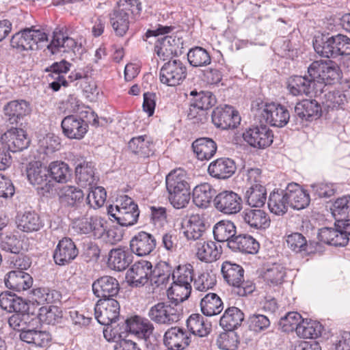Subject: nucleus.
<instances>
[{
  "instance_id": "1",
  "label": "nucleus",
  "mask_w": 350,
  "mask_h": 350,
  "mask_svg": "<svg viewBox=\"0 0 350 350\" xmlns=\"http://www.w3.org/2000/svg\"><path fill=\"white\" fill-rule=\"evenodd\" d=\"M221 271L224 280L233 287L234 294L244 297L255 290V284L252 282L244 281V269L241 265L225 261Z\"/></svg>"
},
{
  "instance_id": "2",
  "label": "nucleus",
  "mask_w": 350,
  "mask_h": 350,
  "mask_svg": "<svg viewBox=\"0 0 350 350\" xmlns=\"http://www.w3.org/2000/svg\"><path fill=\"white\" fill-rule=\"evenodd\" d=\"M110 219L113 218L122 226H130L137 223L139 211L137 204L128 196H121L115 206L108 207Z\"/></svg>"
},
{
  "instance_id": "3",
  "label": "nucleus",
  "mask_w": 350,
  "mask_h": 350,
  "mask_svg": "<svg viewBox=\"0 0 350 350\" xmlns=\"http://www.w3.org/2000/svg\"><path fill=\"white\" fill-rule=\"evenodd\" d=\"M86 118L85 120L83 118H79L75 115H70L65 117L61 123V126L64 135L69 139H81L85 136L88 130V122H91L88 119L89 116L92 118V124L97 126L98 124V116L90 109L85 111Z\"/></svg>"
},
{
  "instance_id": "4",
  "label": "nucleus",
  "mask_w": 350,
  "mask_h": 350,
  "mask_svg": "<svg viewBox=\"0 0 350 350\" xmlns=\"http://www.w3.org/2000/svg\"><path fill=\"white\" fill-rule=\"evenodd\" d=\"M182 309L174 302H159L152 306L148 312V316L155 323L171 325L180 320Z\"/></svg>"
},
{
  "instance_id": "5",
  "label": "nucleus",
  "mask_w": 350,
  "mask_h": 350,
  "mask_svg": "<svg viewBox=\"0 0 350 350\" xmlns=\"http://www.w3.org/2000/svg\"><path fill=\"white\" fill-rule=\"evenodd\" d=\"M310 77L314 81L331 84L340 77V68L332 61H315L308 68Z\"/></svg>"
},
{
  "instance_id": "6",
  "label": "nucleus",
  "mask_w": 350,
  "mask_h": 350,
  "mask_svg": "<svg viewBox=\"0 0 350 350\" xmlns=\"http://www.w3.org/2000/svg\"><path fill=\"white\" fill-rule=\"evenodd\" d=\"M187 74V67L180 60H169L161 68L159 79L167 86H176L183 83Z\"/></svg>"
},
{
  "instance_id": "7",
  "label": "nucleus",
  "mask_w": 350,
  "mask_h": 350,
  "mask_svg": "<svg viewBox=\"0 0 350 350\" xmlns=\"http://www.w3.org/2000/svg\"><path fill=\"white\" fill-rule=\"evenodd\" d=\"M242 137L248 145L257 149L269 147L273 140V131L266 125L250 127L245 131Z\"/></svg>"
},
{
  "instance_id": "8",
  "label": "nucleus",
  "mask_w": 350,
  "mask_h": 350,
  "mask_svg": "<svg viewBox=\"0 0 350 350\" xmlns=\"http://www.w3.org/2000/svg\"><path fill=\"white\" fill-rule=\"evenodd\" d=\"M120 304L115 299H99L94 308L95 318L103 325H109L120 316Z\"/></svg>"
},
{
  "instance_id": "9",
  "label": "nucleus",
  "mask_w": 350,
  "mask_h": 350,
  "mask_svg": "<svg viewBox=\"0 0 350 350\" xmlns=\"http://www.w3.org/2000/svg\"><path fill=\"white\" fill-rule=\"evenodd\" d=\"M29 143L26 132L17 127L8 129L1 135L0 140V145L12 152L23 150L29 146Z\"/></svg>"
},
{
  "instance_id": "10",
  "label": "nucleus",
  "mask_w": 350,
  "mask_h": 350,
  "mask_svg": "<svg viewBox=\"0 0 350 350\" xmlns=\"http://www.w3.org/2000/svg\"><path fill=\"white\" fill-rule=\"evenodd\" d=\"M49 170L40 161L30 162L27 167V176L31 184L38 186L42 194L49 193L53 184L49 180Z\"/></svg>"
},
{
  "instance_id": "11",
  "label": "nucleus",
  "mask_w": 350,
  "mask_h": 350,
  "mask_svg": "<svg viewBox=\"0 0 350 350\" xmlns=\"http://www.w3.org/2000/svg\"><path fill=\"white\" fill-rule=\"evenodd\" d=\"M214 205L217 211L224 214L239 213L242 208V199L232 191H223L214 198Z\"/></svg>"
},
{
  "instance_id": "12",
  "label": "nucleus",
  "mask_w": 350,
  "mask_h": 350,
  "mask_svg": "<svg viewBox=\"0 0 350 350\" xmlns=\"http://www.w3.org/2000/svg\"><path fill=\"white\" fill-rule=\"evenodd\" d=\"M31 107L25 100H14L3 107L5 121L12 125L22 124L24 118L31 113Z\"/></svg>"
},
{
  "instance_id": "13",
  "label": "nucleus",
  "mask_w": 350,
  "mask_h": 350,
  "mask_svg": "<svg viewBox=\"0 0 350 350\" xmlns=\"http://www.w3.org/2000/svg\"><path fill=\"white\" fill-rule=\"evenodd\" d=\"M211 116L214 125L223 130L234 129L241 121L238 112L228 105L215 108Z\"/></svg>"
},
{
  "instance_id": "14",
  "label": "nucleus",
  "mask_w": 350,
  "mask_h": 350,
  "mask_svg": "<svg viewBox=\"0 0 350 350\" xmlns=\"http://www.w3.org/2000/svg\"><path fill=\"white\" fill-rule=\"evenodd\" d=\"M79 250L75 242L68 237L61 239L53 252V259L56 265L64 266L72 262L78 256Z\"/></svg>"
},
{
  "instance_id": "15",
  "label": "nucleus",
  "mask_w": 350,
  "mask_h": 350,
  "mask_svg": "<svg viewBox=\"0 0 350 350\" xmlns=\"http://www.w3.org/2000/svg\"><path fill=\"white\" fill-rule=\"evenodd\" d=\"M105 221L100 217L95 215L90 218L75 219L72 228L79 234L92 233L95 238H100L105 232Z\"/></svg>"
},
{
  "instance_id": "16",
  "label": "nucleus",
  "mask_w": 350,
  "mask_h": 350,
  "mask_svg": "<svg viewBox=\"0 0 350 350\" xmlns=\"http://www.w3.org/2000/svg\"><path fill=\"white\" fill-rule=\"evenodd\" d=\"M261 115L267 123L276 127H283L290 120V114L286 107L274 103L265 104Z\"/></svg>"
},
{
  "instance_id": "17",
  "label": "nucleus",
  "mask_w": 350,
  "mask_h": 350,
  "mask_svg": "<svg viewBox=\"0 0 350 350\" xmlns=\"http://www.w3.org/2000/svg\"><path fill=\"white\" fill-rule=\"evenodd\" d=\"M120 288L118 281L110 275L100 277L92 284L93 293L99 299H113L118 295Z\"/></svg>"
},
{
  "instance_id": "18",
  "label": "nucleus",
  "mask_w": 350,
  "mask_h": 350,
  "mask_svg": "<svg viewBox=\"0 0 350 350\" xmlns=\"http://www.w3.org/2000/svg\"><path fill=\"white\" fill-rule=\"evenodd\" d=\"M191 342V334L185 329L172 327L164 334L163 343L170 350H183Z\"/></svg>"
},
{
  "instance_id": "19",
  "label": "nucleus",
  "mask_w": 350,
  "mask_h": 350,
  "mask_svg": "<svg viewBox=\"0 0 350 350\" xmlns=\"http://www.w3.org/2000/svg\"><path fill=\"white\" fill-rule=\"evenodd\" d=\"M285 240L287 247L295 253L308 256L319 252L321 245L318 242L308 243L306 237L299 232H292L286 235Z\"/></svg>"
},
{
  "instance_id": "20",
  "label": "nucleus",
  "mask_w": 350,
  "mask_h": 350,
  "mask_svg": "<svg viewBox=\"0 0 350 350\" xmlns=\"http://www.w3.org/2000/svg\"><path fill=\"white\" fill-rule=\"evenodd\" d=\"M206 226L204 217L193 214L182 223V230L187 240L196 241L203 239Z\"/></svg>"
},
{
  "instance_id": "21",
  "label": "nucleus",
  "mask_w": 350,
  "mask_h": 350,
  "mask_svg": "<svg viewBox=\"0 0 350 350\" xmlns=\"http://www.w3.org/2000/svg\"><path fill=\"white\" fill-rule=\"evenodd\" d=\"M152 263L141 260L135 262L129 269L128 276L131 284L134 286H144L151 282Z\"/></svg>"
},
{
  "instance_id": "22",
  "label": "nucleus",
  "mask_w": 350,
  "mask_h": 350,
  "mask_svg": "<svg viewBox=\"0 0 350 350\" xmlns=\"http://www.w3.org/2000/svg\"><path fill=\"white\" fill-rule=\"evenodd\" d=\"M156 245L155 237L144 231L138 232L130 241L131 252L139 256L150 254L156 247Z\"/></svg>"
},
{
  "instance_id": "23",
  "label": "nucleus",
  "mask_w": 350,
  "mask_h": 350,
  "mask_svg": "<svg viewBox=\"0 0 350 350\" xmlns=\"http://www.w3.org/2000/svg\"><path fill=\"white\" fill-rule=\"evenodd\" d=\"M241 217L243 222L253 230H265L270 226L271 219L268 213L260 208H245Z\"/></svg>"
},
{
  "instance_id": "24",
  "label": "nucleus",
  "mask_w": 350,
  "mask_h": 350,
  "mask_svg": "<svg viewBox=\"0 0 350 350\" xmlns=\"http://www.w3.org/2000/svg\"><path fill=\"white\" fill-rule=\"evenodd\" d=\"M75 176L77 184L82 187H90L96 184L95 165L91 161L83 158L75 163Z\"/></svg>"
},
{
  "instance_id": "25",
  "label": "nucleus",
  "mask_w": 350,
  "mask_h": 350,
  "mask_svg": "<svg viewBox=\"0 0 350 350\" xmlns=\"http://www.w3.org/2000/svg\"><path fill=\"white\" fill-rule=\"evenodd\" d=\"M294 112V117L297 120L310 121L321 116V107L315 100L304 99L297 103Z\"/></svg>"
},
{
  "instance_id": "26",
  "label": "nucleus",
  "mask_w": 350,
  "mask_h": 350,
  "mask_svg": "<svg viewBox=\"0 0 350 350\" xmlns=\"http://www.w3.org/2000/svg\"><path fill=\"white\" fill-rule=\"evenodd\" d=\"M132 260L133 255L131 252L124 247H119L109 251L107 265L110 269L121 271L125 270Z\"/></svg>"
},
{
  "instance_id": "27",
  "label": "nucleus",
  "mask_w": 350,
  "mask_h": 350,
  "mask_svg": "<svg viewBox=\"0 0 350 350\" xmlns=\"http://www.w3.org/2000/svg\"><path fill=\"white\" fill-rule=\"evenodd\" d=\"M7 288L17 292H21L30 288L33 284L31 276L23 271H11L4 278Z\"/></svg>"
},
{
  "instance_id": "28",
  "label": "nucleus",
  "mask_w": 350,
  "mask_h": 350,
  "mask_svg": "<svg viewBox=\"0 0 350 350\" xmlns=\"http://www.w3.org/2000/svg\"><path fill=\"white\" fill-rule=\"evenodd\" d=\"M236 169L235 162L232 159L223 157L211 162L208 172L212 177L226 179L234 174Z\"/></svg>"
},
{
  "instance_id": "29",
  "label": "nucleus",
  "mask_w": 350,
  "mask_h": 350,
  "mask_svg": "<svg viewBox=\"0 0 350 350\" xmlns=\"http://www.w3.org/2000/svg\"><path fill=\"white\" fill-rule=\"evenodd\" d=\"M289 205L294 209H304L309 205V194L297 183H289L285 189Z\"/></svg>"
},
{
  "instance_id": "30",
  "label": "nucleus",
  "mask_w": 350,
  "mask_h": 350,
  "mask_svg": "<svg viewBox=\"0 0 350 350\" xmlns=\"http://www.w3.org/2000/svg\"><path fill=\"white\" fill-rule=\"evenodd\" d=\"M126 331L147 340L152 334L154 327L150 320L135 316L125 321Z\"/></svg>"
},
{
  "instance_id": "31",
  "label": "nucleus",
  "mask_w": 350,
  "mask_h": 350,
  "mask_svg": "<svg viewBox=\"0 0 350 350\" xmlns=\"http://www.w3.org/2000/svg\"><path fill=\"white\" fill-rule=\"evenodd\" d=\"M196 256L202 262H212L217 260L221 256V247L212 241L200 239L196 244Z\"/></svg>"
},
{
  "instance_id": "32",
  "label": "nucleus",
  "mask_w": 350,
  "mask_h": 350,
  "mask_svg": "<svg viewBox=\"0 0 350 350\" xmlns=\"http://www.w3.org/2000/svg\"><path fill=\"white\" fill-rule=\"evenodd\" d=\"M228 247L233 252L256 254L259 250L260 245L252 236L240 234L229 241Z\"/></svg>"
},
{
  "instance_id": "33",
  "label": "nucleus",
  "mask_w": 350,
  "mask_h": 350,
  "mask_svg": "<svg viewBox=\"0 0 350 350\" xmlns=\"http://www.w3.org/2000/svg\"><path fill=\"white\" fill-rule=\"evenodd\" d=\"M313 77L307 76H294L288 81V89L293 96L309 95L314 86Z\"/></svg>"
},
{
  "instance_id": "34",
  "label": "nucleus",
  "mask_w": 350,
  "mask_h": 350,
  "mask_svg": "<svg viewBox=\"0 0 350 350\" xmlns=\"http://www.w3.org/2000/svg\"><path fill=\"white\" fill-rule=\"evenodd\" d=\"M285 189H275L269 194L268 207L271 213L282 216L290 206Z\"/></svg>"
},
{
  "instance_id": "35",
  "label": "nucleus",
  "mask_w": 350,
  "mask_h": 350,
  "mask_svg": "<svg viewBox=\"0 0 350 350\" xmlns=\"http://www.w3.org/2000/svg\"><path fill=\"white\" fill-rule=\"evenodd\" d=\"M194 153L199 160H209L216 153L217 144L208 137H201L196 139L191 145Z\"/></svg>"
},
{
  "instance_id": "36",
  "label": "nucleus",
  "mask_w": 350,
  "mask_h": 350,
  "mask_svg": "<svg viewBox=\"0 0 350 350\" xmlns=\"http://www.w3.org/2000/svg\"><path fill=\"white\" fill-rule=\"evenodd\" d=\"M244 318V314L239 308L229 307L220 318L219 325L226 331H233L241 325Z\"/></svg>"
},
{
  "instance_id": "37",
  "label": "nucleus",
  "mask_w": 350,
  "mask_h": 350,
  "mask_svg": "<svg viewBox=\"0 0 350 350\" xmlns=\"http://www.w3.org/2000/svg\"><path fill=\"white\" fill-rule=\"evenodd\" d=\"M48 41L47 34L40 30L27 28L15 33L11 39V44H34Z\"/></svg>"
},
{
  "instance_id": "38",
  "label": "nucleus",
  "mask_w": 350,
  "mask_h": 350,
  "mask_svg": "<svg viewBox=\"0 0 350 350\" xmlns=\"http://www.w3.org/2000/svg\"><path fill=\"white\" fill-rule=\"evenodd\" d=\"M174 29L172 26H164L158 25L154 29H148L145 36L146 38L153 37L156 39L155 42L159 44H183V41L176 36H170Z\"/></svg>"
},
{
  "instance_id": "39",
  "label": "nucleus",
  "mask_w": 350,
  "mask_h": 350,
  "mask_svg": "<svg viewBox=\"0 0 350 350\" xmlns=\"http://www.w3.org/2000/svg\"><path fill=\"white\" fill-rule=\"evenodd\" d=\"M189 178L187 172L178 168L171 171L165 178L167 191H178V189L191 188L189 183Z\"/></svg>"
},
{
  "instance_id": "40",
  "label": "nucleus",
  "mask_w": 350,
  "mask_h": 350,
  "mask_svg": "<svg viewBox=\"0 0 350 350\" xmlns=\"http://www.w3.org/2000/svg\"><path fill=\"white\" fill-rule=\"evenodd\" d=\"M44 226L39 215L35 211H25L18 216L17 221L18 228L26 232H36Z\"/></svg>"
},
{
  "instance_id": "41",
  "label": "nucleus",
  "mask_w": 350,
  "mask_h": 350,
  "mask_svg": "<svg viewBox=\"0 0 350 350\" xmlns=\"http://www.w3.org/2000/svg\"><path fill=\"white\" fill-rule=\"evenodd\" d=\"M237 228L234 224L230 220H221L213 227V232L215 239L218 242H227L236 237Z\"/></svg>"
},
{
  "instance_id": "42",
  "label": "nucleus",
  "mask_w": 350,
  "mask_h": 350,
  "mask_svg": "<svg viewBox=\"0 0 350 350\" xmlns=\"http://www.w3.org/2000/svg\"><path fill=\"white\" fill-rule=\"evenodd\" d=\"M201 311L207 317L219 314L224 309L221 298L214 293L206 294L200 301Z\"/></svg>"
},
{
  "instance_id": "43",
  "label": "nucleus",
  "mask_w": 350,
  "mask_h": 350,
  "mask_svg": "<svg viewBox=\"0 0 350 350\" xmlns=\"http://www.w3.org/2000/svg\"><path fill=\"white\" fill-rule=\"evenodd\" d=\"M215 194V190L207 183L195 187L193 191V200L198 207L206 208Z\"/></svg>"
},
{
  "instance_id": "44",
  "label": "nucleus",
  "mask_w": 350,
  "mask_h": 350,
  "mask_svg": "<svg viewBox=\"0 0 350 350\" xmlns=\"http://www.w3.org/2000/svg\"><path fill=\"white\" fill-rule=\"evenodd\" d=\"M21 340L34 345L36 347H44L49 345L51 340L50 334L45 331L27 329L20 334Z\"/></svg>"
},
{
  "instance_id": "45",
  "label": "nucleus",
  "mask_w": 350,
  "mask_h": 350,
  "mask_svg": "<svg viewBox=\"0 0 350 350\" xmlns=\"http://www.w3.org/2000/svg\"><path fill=\"white\" fill-rule=\"evenodd\" d=\"M187 326L194 335L207 336L211 330V324L200 314H192L187 321Z\"/></svg>"
},
{
  "instance_id": "46",
  "label": "nucleus",
  "mask_w": 350,
  "mask_h": 350,
  "mask_svg": "<svg viewBox=\"0 0 350 350\" xmlns=\"http://www.w3.org/2000/svg\"><path fill=\"white\" fill-rule=\"evenodd\" d=\"M0 307L9 312H25L27 304L15 294L5 292L0 294Z\"/></svg>"
},
{
  "instance_id": "47",
  "label": "nucleus",
  "mask_w": 350,
  "mask_h": 350,
  "mask_svg": "<svg viewBox=\"0 0 350 350\" xmlns=\"http://www.w3.org/2000/svg\"><path fill=\"white\" fill-rule=\"evenodd\" d=\"M245 198L251 207H262L267 200L266 188L261 184L250 186L246 191Z\"/></svg>"
},
{
  "instance_id": "48",
  "label": "nucleus",
  "mask_w": 350,
  "mask_h": 350,
  "mask_svg": "<svg viewBox=\"0 0 350 350\" xmlns=\"http://www.w3.org/2000/svg\"><path fill=\"white\" fill-rule=\"evenodd\" d=\"M333 216L340 223L350 219V195L337 198L331 208Z\"/></svg>"
},
{
  "instance_id": "49",
  "label": "nucleus",
  "mask_w": 350,
  "mask_h": 350,
  "mask_svg": "<svg viewBox=\"0 0 350 350\" xmlns=\"http://www.w3.org/2000/svg\"><path fill=\"white\" fill-rule=\"evenodd\" d=\"M151 283L159 286L166 284L172 274V267L165 261H159L152 267Z\"/></svg>"
},
{
  "instance_id": "50",
  "label": "nucleus",
  "mask_w": 350,
  "mask_h": 350,
  "mask_svg": "<svg viewBox=\"0 0 350 350\" xmlns=\"http://www.w3.org/2000/svg\"><path fill=\"white\" fill-rule=\"evenodd\" d=\"M48 170L53 179L57 183H66L71 178V170L65 162L60 161L51 162Z\"/></svg>"
},
{
  "instance_id": "51",
  "label": "nucleus",
  "mask_w": 350,
  "mask_h": 350,
  "mask_svg": "<svg viewBox=\"0 0 350 350\" xmlns=\"http://www.w3.org/2000/svg\"><path fill=\"white\" fill-rule=\"evenodd\" d=\"M129 15L124 10H114L110 14V23L119 36H123L129 29Z\"/></svg>"
},
{
  "instance_id": "52",
  "label": "nucleus",
  "mask_w": 350,
  "mask_h": 350,
  "mask_svg": "<svg viewBox=\"0 0 350 350\" xmlns=\"http://www.w3.org/2000/svg\"><path fill=\"white\" fill-rule=\"evenodd\" d=\"M322 325L314 321L302 319L298 327H296L297 334L304 338H316L321 336Z\"/></svg>"
},
{
  "instance_id": "53",
  "label": "nucleus",
  "mask_w": 350,
  "mask_h": 350,
  "mask_svg": "<svg viewBox=\"0 0 350 350\" xmlns=\"http://www.w3.org/2000/svg\"><path fill=\"white\" fill-rule=\"evenodd\" d=\"M0 248L6 252L18 254L23 250V243L20 238L14 234L1 233Z\"/></svg>"
},
{
  "instance_id": "54",
  "label": "nucleus",
  "mask_w": 350,
  "mask_h": 350,
  "mask_svg": "<svg viewBox=\"0 0 350 350\" xmlns=\"http://www.w3.org/2000/svg\"><path fill=\"white\" fill-rule=\"evenodd\" d=\"M83 191L75 186H63L59 192L61 201L70 206H76L83 200Z\"/></svg>"
},
{
  "instance_id": "55",
  "label": "nucleus",
  "mask_w": 350,
  "mask_h": 350,
  "mask_svg": "<svg viewBox=\"0 0 350 350\" xmlns=\"http://www.w3.org/2000/svg\"><path fill=\"white\" fill-rule=\"evenodd\" d=\"M192 103H194L201 111L211 108L216 103V98L213 94L208 91H200L198 92L193 90L190 92Z\"/></svg>"
},
{
  "instance_id": "56",
  "label": "nucleus",
  "mask_w": 350,
  "mask_h": 350,
  "mask_svg": "<svg viewBox=\"0 0 350 350\" xmlns=\"http://www.w3.org/2000/svg\"><path fill=\"white\" fill-rule=\"evenodd\" d=\"M152 143L146 135L133 137L129 142V149L134 154L141 157H149L151 152Z\"/></svg>"
},
{
  "instance_id": "57",
  "label": "nucleus",
  "mask_w": 350,
  "mask_h": 350,
  "mask_svg": "<svg viewBox=\"0 0 350 350\" xmlns=\"http://www.w3.org/2000/svg\"><path fill=\"white\" fill-rule=\"evenodd\" d=\"M187 59L189 64L194 67L206 66L211 63L208 52L199 46H196L189 51Z\"/></svg>"
},
{
  "instance_id": "58",
  "label": "nucleus",
  "mask_w": 350,
  "mask_h": 350,
  "mask_svg": "<svg viewBox=\"0 0 350 350\" xmlns=\"http://www.w3.org/2000/svg\"><path fill=\"white\" fill-rule=\"evenodd\" d=\"M172 278L174 284H191L193 280V269L191 264L178 265L173 270Z\"/></svg>"
},
{
  "instance_id": "59",
  "label": "nucleus",
  "mask_w": 350,
  "mask_h": 350,
  "mask_svg": "<svg viewBox=\"0 0 350 350\" xmlns=\"http://www.w3.org/2000/svg\"><path fill=\"white\" fill-rule=\"evenodd\" d=\"M347 101L346 96L339 90L324 94L323 104L327 109H342Z\"/></svg>"
},
{
  "instance_id": "60",
  "label": "nucleus",
  "mask_w": 350,
  "mask_h": 350,
  "mask_svg": "<svg viewBox=\"0 0 350 350\" xmlns=\"http://www.w3.org/2000/svg\"><path fill=\"white\" fill-rule=\"evenodd\" d=\"M239 343V336L233 331L220 334L217 339V345L223 350H236Z\"/></svg>"
},
{
  "instance_id": "61",
  "label": "nucleus",
  "mask_w": 350,
  "mask_h": 350,
  "mask_svg": "<svg viewBox=\"0 0 350 350\" xmlns=\"http://www.w3.org/2000/svg\"><path fill=\"white\" fill-rule=\"evenodd\" d=\"M169 200L172 206L176 208L185 207L191 198V188L178 189V191H168Z\"/></svg>"
},
{
  "instance_id": "62",
  "label": "nucleus",
  "mask_w": 350,
  "mask_h": 350,
  "mask_svg": "<svg viewBox=\"0 0 350 350\" xmlns=\"http://www.w3.org/2000/svg\"><path fill=\"white\" fill-rule=\"evenodd\" d=\"M217 282L216 275L212 273L203 272L193 280L194 288L199 291H206L213 288Z\"/></svg>"
},
{
  "instance_id": "63",
  "label": "nucleus",
  "mask_w": 350,
  "mask_h": 350,
  "mask_svg": "<svg viewBox=\"0 0 350 350\" xmlns=\"http://www.w3.org/2000/svg\"><path fill=\"white\" fill-rule=\"evenodd\" d=\"M40 320L47 324L58 323L62 317V310L56 306L42 307L40 312Z\"/></svg>"
},
{
  "instance_id": "64",
  "label": "nucleus",
  "mask_w": 350,
  "mask_h": 350,
  "mask_svg": "<svg viewBox=\"0 0 350 350\" xmlns=\"http://www.w3.org/2000/svg\"><path fill=\"white\" fill-rule=\"evenodd\" d=\"M269 318L263 314H254L247 319V324L250 330L256 333H260L266 330L270 326Z\"/></svg>"
}]
</instances>
